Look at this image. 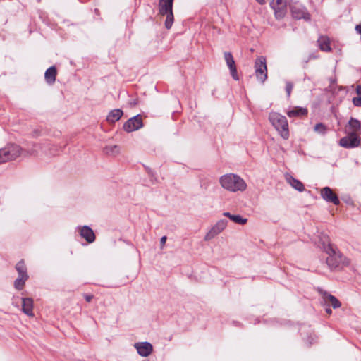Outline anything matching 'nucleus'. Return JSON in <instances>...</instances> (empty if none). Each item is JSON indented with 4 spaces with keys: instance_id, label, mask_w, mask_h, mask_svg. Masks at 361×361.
<instances>
[{
    "instance_id": "1",
    "label": "nucleus",
    "mask_w": 361,
    "mask_h": 361,
    "mask_svg": "<svg viewBox=\"0 0 361 361\" xmlns=\"http://www.w3.org/2000/svg\"><path fill=\"white\" fill-rule=\"evenodd\" d=\"M324 246V250L328 255L326 262L331 270L341 269L350 264V259L343 255L337 248L329 244L328 237H326Z\"/></svg>"
},
{
    "instance_id": "2",
    "label": "nucleus",
    "mask_w": 361,
    "mask_h": 361,
    "mask_svg": "<svg viewBox=\"0 0 361 361\" xmlns=\"http://www.w3.org/2000/svg\"><path fill=\"white\" fill-rule=\"evenodd\" d=\"M219 183L223 188L230 192L244 191L247 188L245 180L234 173H228L221 176Z\"/></svg>"
},
{
    "instance_id": "3",
    "label": "nucleus",
    "mask_w": 361,
    "mask_h": 361,
    "mask_svg": "<svg viewBox=\"0 0 361 361\" xmlns=\"http://www.w3.org/2000/svg\"><path fill=\"white\" fill-rule=\"evenodd\" d=\"M269 119L272 126L284 140L289 137L288 123L286 118L277 112H271Z\"/></svg>"
},
{
    "instance_id": "4",
    "label": "nucleus",
    "mask_w": 361,
    "mask_h": 361,
    "mask_svg": "<svg viewBox=\"0 0 361 361\" xmlns=\"http://www.w3.org/2000/svg\"><path fill=\"white\" fill-rule=\"evenodd\" d=\"M21 153L22 149L17 145H8L0 149V164L17 159Z\"/></svg>"
},
{
    "instance_id": "5",
    "label": "nucleus",
    "mask_w": 361,
    "mask_h": 361,
    "mask_svg": "<svg viewBox=\"0 0 361 361\" xmlns=\"http://www.w3.org/2000/svg\"><path fill=\"white\" fill-rule=\"evenodd\" d=\"M173 0H159V13L162 16H166L165 20V27L166 29H170L173 23Z\"/></svg>"
},
{
    "instance_id": "6",
    "label": "nucleus",
    "mask_w": 361,
    "mask_h": 361,
    "mask_svg": "<svg viewBox=\"0 0 361 361\" xmlns=\"http://www.w3.org/2000/svg\"><path fill=\"white\" fill-rule=\"evenodd\" d=\"M255 73L259 82L264 83L266 81L267 78V66L265 57L259 56L256 59L255 62Z\"/></svg>"
},
{
    "instance_id": "7",
    "label": "nucleus",
    "mask_w": 361,
    "mask_h": 361,
    "mask_svg": "<svg viewBox=\"0 0 361 361\" xmlns=\"http://www.w3.org/2000/svg\"><path fill=\"white\" fill-rule=\"evenodd\" d=\"M227 221L225 219H221L218 221L205 234L204 240L205 241H209L214 238L216 235L223 232L227 226Z\"/></svg>"
},
{
    "instance_id": "8",
    "label": "nucleus",
    "mask_w": 361,
    "mask_h": 361,
    "mask_svg": "<svg viewBox=\"0 0 361 361\" xmlns=\"http://www.w3.org/2000/svg\"><path fill=\"white\" fill-rule=\"evenodd\" d=\"M360 144V139L358 135L348 133V135L342 137L339 141V145L345 148L357 147Z\"/></svg>"
},
{
    "instance_id": "9",
    "label": "nucleus",
    "mask_w": 361,
    "mask_h": 361,
    "mask_svg": "<svg viewBox=\"0 0 361 361\" xmlns=\"http://www.w3.org/2000/svg\"><path fill=\"white\" fill-rule=\"evenodd\" d=\"M143 126L141 116L137 115L128 119L123 126V128L127 133H131L140 129Z\"/></svg>"
},
{
    "instance_id": "10",
    "label": "nucleus",
    "mask_w": 361,
    "mask_h": 361,
    "mask_svg": "<svg viewBox=\"0 0 361 361\" xmlns=\"http://www.w3.org/2000/svg\"><path fill=\"white\" fill-rule=\"evenodd\" d=\"M271 7L274 10L275 16L277 18H283L286 12V0H273Z\"/></svg>"
},
{
    "instance_id": "11",
    "label": "nucleus",
    "mask_w": 361,
    "mask_h": 361,
    "mask_svg": "<svg viewBox=\"0 0 361 361\" xmlns=\"http://www.w3.org/2000/svg\"><path fill=\"white\" fill-rule=\"evenodd\" d=\"M292 16L296 19L310 20V14L306 11L305 8L299 4H293L290 6Z\"/></svg>"
},
{
    "instance_id": "12",
    "label": "nucleus",
    "mask_w": 361,
    "mask_h": 361,
    "mask_svg": "<svg viewBox=\"0 0 361 361\" xmlns=\"http://www.w3.org/2000/svg\"><path fill=\"white\" fill-rule=\"evenodd\" d=\"M322 197L329 202H332L335 205H338L340 203L338 196L332 191L329 187H324L321 190Z\"/></svg>"
},
{
    "instance_id": "13",
    "label": "nucleus",
    "mask_w": 361,
    "mask_h": 361,
    "mask_svg": "<svg viewBox=\"0 0 361 361\" xmlns=\"http://www.w3.org/2000/svg\"><path fill=\"white\" fill-rule=\"evenodd\" d=\"M224 59L226 62L227 66H228L231 75L233 78L235 80H238L239 79L238 73H237V68L235 63V61L233 59V57L230 52H225L224 53Z\"/></svg>"
},
{
    "instance_id": "14",
    "label": "nucleus",
    "mask_w": 361,
    "mask_h": 361,
    "mask_svg": "<svg viewBox=\"0 0 361 361\" xmlns=\"http://www.w3.org/2000/svg\"><path fill=\"white\" fill-rule=\"evenodd\" d=\"M134 346L138 354L142 357H147L152 352V345L148 342L136 343Z\"/></svg>"
},
{
    "instance_id": "15",
    "label": "nucleus",
    "mask_w": 361,
    "mask_h": 361,
    "mask_svg": "<svg viewBox=\"0 0 361 361\" xmlns=\"http://www.w3.org/2000/svg\"><path fill=\"white\" fill-rule=\"evenodd\" d=\"M80 235L86 240L89 243H92L95 240V235L94 231L87 226L78 227Z\"/></svg>"
},
{
    "instance_id": "16",
    "label": "nucleus",
    "mask_w": 361,
    "mask_h": 361,
    "mask_svg": "<svg viewBox=\"0 0 361 361\" xmlns=\"http://www.w3.org/2000/svg\"><path fill=\"white\" fill-rule=\"evenodd\" d=\"M34 302L31 298H22V311L29 317H33Z\"/></svg>"
},
{
    "instance_id": "17",
    "label": "nucleus",
    "mask_w": 361,
    "mask_h": 361,
    "mask_svg": "<svg viewBox=\"0 0 361 361\" xmlns=\"http://www.w3.org/2000/svg\"><path fill=\"white\" fill-rule=\"evenodd\" d=\"M322 299L325 305H331L334 308H338L341 306V303L336 297L327 293H322Z\"/></svg>"
},
{
    "instance_id": "18",
    "label": "nucleus",
    "mask_w": 361,
    "mask_h": 361,
    "mask_svg": "<svg viewBox=\"0 0 361 361\" xmlns=\"http://www.w3.org/2000/svg\"><path fill=\"white\" fill-rule=\"evenodd\" d=\"M345 130L347 133L358 135L359 132L361 130L360 121L357 119L351 118L348 121V125L346 126Z\"/></svg>"
},
{
    "instance_id": "19",
    "label": "nucleus",
    "mask_w": 361,
    "mask_h": 361,
    "mask_svg": "<svg viewBox=\"0 0 361 361\" xmlns=\"http://www.w3.org/2000/svg\"><path fill=\"white\" fill-rule=\"evenodd\" d=\"M307 114V109L302 107L295 106L287 111V115L290 118H299Z\"/></svg>"
},
{
    "instance_id": "20",
    "label": "nucleus",
    "mask_w": 361,
    "mask_h": 361,
    "mask_svg": "<svg viewBox=\"0 0 361 361\" xmlns=\"http://www.w3.org/2000/svg\"><path fill=\"white\" fill-rule=\"evenodd\" d=\"M123 114V112L120 109L111 110L109 113V114L106 117V121L109 123H114L115 122L118 121L122 117Z\"/></svg>"
},
{
    "instance_id": "21",
    "label": "nucleus",
    "mask_w": 361,
    "mask_h": 361,
    "mask_svg": "<svg viewBox=\"0 0 361 361\" xmlns=\"http://www.w3.org/2000/svg\"><path fill=\"white\" fill-rule=\"evenodd\" d=\"M56 69L54 66H51L49 68L44 74V78L46 80V82L49 84L52 85L56 80Z\"/></svg>"
},
{
    "instance_id": "22",
    "label": "nucleus",
    "mask_w": 361,
    "mask_h": 361,
    "mask_svg": "<svg viewBox=\"0 0 361 361\" xmlns=\"http://www.w3.org/2000/svg\"><path fill=\"white\" fill-rule=\"evenodd\" d=\"M287 182L295 190L299 192H302L305 190L304 185L299 180L294 178L291 176H286Z\"/></svg>"
},
{
    "instance_id": "23",
    "label": "nucleus",
    "mask_w": 361,
    "mask_h": 361,
    "mask_svg": "<svg viewBox=\"0 0 361 361\" xmlns=\"http://www.w3.org/2000/svg\"><path fill=\"white\" fill-rule=\"evenodd\" d=\"M318 44L322 51H331V47H330V40L329 37L326 36H321L318 39Z\"/></svg>"
},
{
    "instance_id": "24",
    "label": "nucleus",
    "mask_w": 361,
    "mask_h": 361,
    "mask_svg": "<svg viewBox=\"0 0 361 361\" xmlns=\"http://www.w3.org/2000/svg\"><path fill=\"white\" fill-rule=\"evenodd\" d=\"M223 215L224 216L229 218L232 221H233L236 224H240V225H244L247 222V219L243 218L242 216L238 215V214L234 215V214H231L229 212H224Z\"/></svg>"
},
{
    "instance_id": "25",
    "label": "nucleus",
    "mask_w": 361,
    "mask_h": 361,
    "mask_svg": "<svg viewBox=\"0 0 361 361\" xmlns=\"http://www.w3.org/2000/svg\"><path fill=\"white\" fill-rule=\"evenodd\" d=\"M16 269L18 271V277H24L28 278V274L27 273V267L25 264V262L22 260L18 262L16 265Z\"/></svg>"
},
{
    "instance_id": "26",
    "label": "nucleus",
    "mask_w": 361,
    "mask_h": 361,
    "mask_svg": "<svg viewBox=\"0 0 361 361\" xmlns=\"http://www.w3.org/2000/svg\"><path fill=\"white\" fill-rule=\"evenodd\" d=\"M104 152L105 154H106L108 155L115 156L120 152V147L116 145L106 146L104 149Z\"/></svg>"
},
{
    "instance_id": "27",
    "label": "nucleus",
    "mask_w": 361,
    "mask_h": 361,
    "mask_svg": "<svg viewBox=\"0 0 361 361\" xmlns=\"http://www.w3.org/2000/svg\"><path fill=\"white\" fill-rule=\"evenodd\" d=\"M28 278L18 277L14 281V287L17 290H22L25 286V283Z\"/></svg>"
},
{
    "instance_id": "28",
    "label": "nucleus",
    "mask_w": 361,
    "mask_h": 361,
    "mask_svg": "<svg viewBox=\"0 0 361 361\" xmlns=\"http://www.w3.org/2000/svg\"><path fill=\"white\" fill-rule=\"evenodd\" d=\"M315 132L324 135L326 132V127L322 123H317L314 126Z\"/></svg>"
},
{
    "instance_id": "29",
    "label": "nucleus",
    "mask_w": 361,
    "mask_h": 361,
    "mask_svg": "<svg viewBox=\"0 0 361 361\" xmlns=\"http://www.w3.org/2000/svg\"><path fill=\"white\" fill-rule=\"evenodd\" d=\"M293 88V84L291 82H286V91L287 93L288 97H289L290 96L292 90Z\"/></svg>"
},
{
    "instance_id": "30",
    "label": "nucleus",
    "mask_w": 361,
    "mask_h": 361,
    "mask_svg": "<svg viewBox=\"0 0 361 361\" xmlns=\"http://www.w3.org/2000/svg\"><path fill=\"white\" fill-rule=\"evenodd\" d=\"M353 103L355 106L361 107V95L353 97Z\"/></svg>"
},
{
    "instance_id": "31",
    "label": "nucleus",
    "mask_w": 361,
    "mask_h": 361,
    "mask_svg": "<svg viewBox=\"0 0 361 361\" xmlns=\"http://www.w3.org/2000/svg\"><path fill=\"white\" fill-rule=\"evenodd\" d=\"M166 241V236L161 237V238L160 240L161 247H163L164 246Z\"/></svg>"
},
{
    "instance_id": "32",
    "label": "nucleus",
    "mask_w": 361,
    "mask_h": 361,
    "mask_svg": "<svg viewBox=\"0 0 361 361\" xmlns=\"http://www.w3.org/2000/svg\"><path fill=\"white\" fill-rule=\"evenodd\" d=\"M85 298L87 302H90L92 300V299L93 298V295H85Z\"/></svg>"
},
{
    "instance_id": "33",
    "label": "nucleus",
    "mask_w": 361,
    "mask_h": 361,
    "mask_svg": "<svg viewBox=\"0 0 361 361\" xmlns=\"http://www.w3.org/2000/svg\"><path fill=\"white\" fill-rule=\"evenodd\" d=\"M357 95H361V85H357L355 89Z\"/></svg>"
},
{
    "instance_id": "34",
    "label": "nucleus",
    "mask_w": 361,
    "mask_h": 361,
    "mask_svg": "<svg viewBox=\"0 0 361 361\" xmlns=\"http://www.w3.org/2000/svg\"><path fill=\"white\" fill-rule=\"evenodd\" d=\"M356 30L357 31V32H359L360 34H361V24L360 25H357L355 27Z\"/></svg>"
},
{
    "instance_id": "35",
    "label": "nucleus",
    "mask_w": 361,
    "mask_h": 361,
    "mask_svg": "<svg viewBox=\"0 0 361 361\" xmlns=\"http://www.w3.org/2000/svg\"><path fill=\"white\" fill-rule=\"evenodd\" d=\"M326 312L328 314H331L332 313V310L329 307H327V308H326Z\"/></svg>"
},
{
    "instance_id": "36",
    "label": "nucleus",
    "mask_w": 361,
    "mask_h": 361,
    "mask_svg": "<svg viewBox=\"0 0 361 361\" xmlns=\"http://www.w3.org/2000/svg\"><path fill=\"white\" fill-rule=\"evenodd\" d=\"M259 4H264L265 3V0H256Z\"/></svg>"
}]
</instances>
